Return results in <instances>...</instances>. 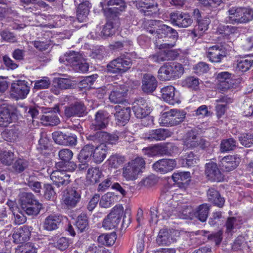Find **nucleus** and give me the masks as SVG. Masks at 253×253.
Here are the masks:
<instances>
[{
	"mask_svg": "<svg viewBox=\"0 0 253 253\" xmlns=\"http://www.w3.org/2000/svg\"><path fill=\"white\" fill-rule=\"evenodd\" d=\"M116 112L114 116L119 125L124 126L130 117V108L123 105H116L114 107Z\"/></svg>",
	"mask_w": 253,
	"mask_h": 253,
	"instance_id": "393cba45",
	"label": "nucleus"
},
{
	"mask_svg": "<svg viewBox=\"0 0 253 253\" xmlns=\"http://www.w3.org/2000/svg\"><path fill=\"white\" fill-rule=\"evenodd\" d=\"M197 131L194 130H190L188 131L185 136V144L189 148L196 147L197 143Z\"/></svg>",
	"mask_w": 253,
	"mask_h": 253,
	"instance_id": "a18cd8bd",
	"label": "nucleus"
},
{
	"mask_svg": "<svg viewBox=\"0 0 253 253\" xmlns=\"http://www.w3.org/2000/svg\"><path fill=\"white\" fill-rule=\"evenodd\" d=\"M224 218L221 211H215L212 213L209 219V224L213 227H218L223 224Z\"/></svg>",
	"mask_w": 253,
	"mask_h": 253,
	"instance_id": "09e8293b",
	"label": "nucleus"
},
{
	"mask_svg": "<svg viewBox=\"0 0 253 253\" xmlns=\"http://www.w3.org/2000/svg\"><path fill=\"white\" fill-rule=\"evenodd\" d=\"M109 165L113 168H117L124 163V157L116 154L113 155L108 159Z\"/></svg>",
	"mask_w": 253,
	"mask_h": 253,
	"instance_id": "052dcab7",
	"label": "nucleus"
},
{
	"mask_svg": "<svg viewBox=\"0 0 253 253\" xmlns=\"http://www.w3.org/2000/svg\"><path fill=\"white\" fill-rule=\"evenodd\" d=\"M237 69L242 72L248 71L253 64V55L247 54L237 61Z\"/></svg>",
	"mask_w": 253,
	"mask_h": 253,
	"instance_id": "e433bc0d",
	"label": "nucleus"
},
{
	"mask_svg": "<svg viewBox=\"0 0 253 253\" xmlns=\"http://www.w3.org/2000/svg\"><path fill=\"white\" fill-rule=\"evenodd\" d=\"M158 82L156 78L150 74H144L142 79V90L146 93H151L156 89Z\"/></svg>",
	"mask_w": 253,
	"mask_h": 253,
	"instance_id": "a878e982",
	"label": "nucleus"
},
{
	"mask_svg": "<svg viewBox=\"0 0 253 253\" xmlns=\"http://www.w3.org/2000/svg\"><path fill=\"white\" fill-rule=\"evenodd\" d=\"M30 166L29 161L23 158H18L12 163L10 170L15 174L23 172L28 169Z\"/></svg>",
	"mask_w": 253,
	"mask_h": 253,
	"instance_id": "72a5a7b5",
	"label": "nucleus"
},
{
	"mask_svg": "<svg viewBox=\"0 0 253 253\" xmlns=\"http://www.w3.org/2000/svg\"><path fill=\"white\" fill-rule=\"evenodd\" d=\"M53 183L56 185L59 190H62L70 182V175L66 172L59 170L53 171L50 176Z\"/></svg>",
	"mask_w": 253,
	"mask_h": 253,
	"instance_id": "aec40b11",
	"label": "nucleus"
},
{
	"mask_svg": "<svg viewBox=\"0 0 253 253\" xmlns=\"http://www.w3.org/2000/svg\"><path fill=\"white\" fill-rule=\"evenodd\" d=\"M142 151L144 155L149 157L167 155L169 154L167 146L159 145H155L153 147L144 148Z\"/></svg>",
	"mask_w": 253,
	"mask_h": 253,
	"instance_id": "2f4dec72",
	"label": "nucleus"
},
{
	"mask_svg": "<svg viewBox=\"0 0 253 253\" xmlns=\"http://www.w3.org/2000/svg\"><path fill=\"white\" fill-rule=\"evenodd\" d=\"M210 207L208 204L200 205L194 211L193 216L201 222L206 221L208 217Z\"/></svg>",
	"mask_w": 253,
	"mask_h": 253,
	"instance_id": "58836bf2",
	"label": "nucleus"
},
{
	"mask_svg": "<svg viewBox=\"0 0 253 253\" xmlns=\"http://www.w3.org/2000/svg\"><path fill=\"white\" fill-rule=\"evenodd\" d=\"M108 89L111 90L109 95L110 101L114 103H119L123 105L127 94V90L124 85L108 84Z\"/></svg>",
	"mask_w": 253,
	"mask_h": 253,
	"instance_id": "9b49d317",
	"label": "nucleus"
},
{
	"mask_svg": "<svg viewBox=\"0 0 253 253\" xmlns=\"http://www.w3.org/2000/svg\"><path fill=\"white\" fill-rule=\"evenodd\" d=\"M113 23L111 21H108L104 26L100 36L102 39H105L107 38L112 36L114 34Z\"/></svg>",
	"mask_w": 253,
	"mask_h": 253,
	"instance_id": "13d9d810",
	"label": "nucleus"
},
{
	"mask_svg": "<svg viewBox=\"0 0 253 253\" xmlns=\"http://www.w3.org/2000/svg\"><path fill=\"white\" fill-rule=\"evenodd\" d=\"M25 183L35 193H41L42 187L41 183L36 181L34 176H30L28 178H27Z\"/></svg>",
	"mask_w": 253,
	"mask_h": 253,
	"instance_id": "4d7b16f0",
	"label": "nucleus"
},
{
	"mask_svg": "<svg viewBox=\"0 0 253 253\" xmlns=\"http://www.w3.org/2000/svg\"><path fill=\"white\" fill-rule=\"evenodd\" d=\"M44 197L48 200H54L56 197L57 190H55L50 184H44L43 187Z\"/></svg>",
	"mask_w": 253,
	"mask_h": 253,
	"instance_id": "6e6d98bb",
	"label": "nucleus"
},
{
	"mask_svg": "<svg viewBox=\"0 0 253 253\" xmlns=\"http://www.w3.org/2000/svg\"><path fill=\"white\" fill-rule=\"evenodd\" d=\"M45 114L42 116L41 120L45 126H56L60 121L56 113L59 112L58 106L56 105L53 108H48L46 109Z\"/></svg>",
	"mask_w": 253,
	"mask_h": 253,
	"instance_id": "dca6fc26",
	"label": "nucleus"
},
{
	"mask_svg": "<svg viewBox=\"0 0 253 253\" xmlns=\"http://www.w3.org/2000/svg\"><path fill=\"white\" fill-rule=\"evenodd\" d=\"M197 22L198 25L195 26V28L191 33L195 37L200 36L207 31L208 29V26L210 23V20L209 18H205L204 19L198 20Z\"/></svg>",
	"mask_w": 253,
	"mask_h": 253,
	"instance_id": "a19ab883",
	"label": "nucleus"
},
{
	"mask_svg": "<svg viewBox=\"0 0 253 253\" xmlns=\"http://www.w3.org/2000/svg\"><path fill=\"white\" fill-rule=\"evenodd\" d=\"M231 24L246 23L253 19V10L249 7H232L228 10Z\"/></svg>",
	"mask_w": 253,
	"mask_h": 253,
	"instance_id": "f03ea898",
	"label": "nucleus"
},
{
	"mask_svg": "<svg viewBox=\"0 0 253 253\" xmlns=\"http://www.w3.org/2000/svg\"><path fill=\"white\" fill-rule=\"evenodd\" d=\"M64 113L67 118L81 117L87 114L86 108L83 102L77 101L66 107Z\"/></svg>",
	"mask_w": 253,
	"mask_h": 253,
	"instance_id": "a211bd4d",
	"label": "nucleus"
},
{
	"mask_svg": "<svg viewBox=\"0 0 253 253\" xmlns=\"http://www.w3.org/2000/svg\"><path fill=\"white\" fill-rule=\"evenodd\" d=\"M21 127L18 125H12L1 132L2 137L6 141H17L21 135Z\"/></svg>",
	"mask_w": 253,
	"mask_h": 253,
	"instance_id": "c85d7f7f",
	"label": "nucleus"
},
{
	"mask_svg": "<svg viewBox=\"0 0 253 253\" xmlns=\"http://www.w3.org/2000/svg\"><path fill=\"white\" fill-rule=\"evenodd\" d=\"M77 11V18L80 22L85 21L89 12V8L91 6L88 1L85 0L79 3Z\"/></svg>",
	"mask_w": 253,
	"mask_h": 253,
	"instance_id": "4c0bfd02",
	"label": "nucleus"
},
{
	"mask_svg": "<svg viewBox=\"0 0 253 253\" xmlns=\"http://www.w3.org/2000/svg\"><path fill=\"white\" fill-rule=\"evenodd\" d=\"M22 210L28 215L37 216L42 208V205L39 202H36L34 205L21 207Z\"/></svg>",
	"mask_w": 253,
	"mask_h": 253,
	"instance_id": "de8ad7c7",
	"label": "nucleus"
},
{
	"mask_svg": "<svg viewBox=\"0 0 253 253\" xmlns=\"http://www.w3.org/2000/svg\"><path fill=\"white\" fill-rule=\"evenodd\" d=\"M30 228L31 227L24 225L15 229L12 235L13 242L16 244H22L27 241L31 235Z\"/></svg>",
	"mask_w": 253,
	"mask_h": 253,
	"instance_id": "bb28decb",
	"label": "nucleus"
},
{
	"mask_svg": "<svg viewBox=\"0 0 253 253\" xmlns=\"http://www.w3.org/2000/svg\"><path fill=\"white\" fill-rule=\"evenodd\" d=\"M240 46L245 51L251 50L253 48V37H245L242 39Z\"/></svg>",
	"mask_w": 253,
	"mask_h": 253,
	"instance_id": "774afa93",
	"label": "nucleus"
},
{
	"mask_svg": "<svg viewBox=\"0 0 253 253\" xmlns=\"http://www.w3.org/2000/svg\"><path fill=\"white\" fill-rule=\"evenodd\" d=\"M20 115L15 106L6 103L0 105V126L6 127L13 121L18 120Z\"/></svg>",
	"mask_w": 253,
	"mask_h": 253,
	"instance_id": "39448f33",
	"label": "nucleus"
},
{
	"mask_svg": "<svg viewBox=\"0 0 253 253\" xmlns=\"http://www.w3.org/2000/svg\"><path fill=\"white\" fill-rule=\"evenodd\" d=\"M162 98L170 104L174 105L179 102V98L175 93V88L172 85L165 86L161 89Z\"/></svg>",
	"mask_w": 253,
	"mask_h": 253,
	"instance_id": "c756f323",
	"label": "nucleus"
},
{
	"mask_svg": "<svg viewBox=\"0 0 253 253\" xmlns=\"http://www.w3.org/2000/svg\"><path fill=\"white\" fill-rule=\"evenodd\" d=\"M81 199V192L74 188L68 190L63 198V203L68 209L76 207Z\"/></svg>",
	"mask_w": 253,
	"mask_h": 253,
	"instance_id": "2eb2a0df",
	"label": "nucleus"
},
{
	"mask_svg": "<svg viewBox=\"0 0 253 253\" xmlns=\"http://www.w3.org/2000/svg\"><path fill=\"white\" fill-rule=\"evenodd\" d=\"M63 216L59 213H52L47 216L43 222V228L48 231L57 229L62 224Z\"/></svg>",
	"mask_w": 253,
	"mask_h": 253,
	"instance_id": "412c9836",
	"label": "nucleus"
},
{
	"mask_svg": "<svg viewBox=\"0 0 253 253\" xmlns=\"http://www.w3.org/2000/svg\"><path fill=\"white\" fill-rule=\"evenodd\" d=\"M100 5L103 9L105 6H113L116 5L115 7L117 10L122 11L125 10L126 7L125 2L123 0H104L103 1L100 2Z\"/></svg>",
	"mask_w": 253,
	"mask_h": 253,
	"instance_id": "3c124183",
	"label": "nucleus"
},
{
	"mask_svg": "<svg viewBox=\"0 0 253 253\" xmlns=\"http://www.w3.org/2000/svg\"><path fill=\"white\" fill-rule=\"evenodd\" d=\"M205 174L208 179L212 181H221L224 176L217 167L216 163L210 161L205 165Z\"/></svg>",
	"mask_w": 253,
	"mask_h": 253,
	"instance_id": "6ab92c4d",
	"label": "nucleus"
},
{
	"mask_svg": "<svg viewBox=\"0 0 253 253\" xmlns=\"http://www.w3.org/2000/svg\"><path fill=\"white\" fill-rule=\"evenodd\" d=\"M56 167L59 169V171H73L77 168L76 164L71 160L64 162H59L56 163Z\"/></svg>",
	"mask_w": 253,
	"mask_h": 253,
	"instance_id": "603ef678",
	"label": "nucleus"
},
{
	"mask_svg": "<svg viewBox=\"0 0 253 253\" xmlns=\"http://www.w3.org/2000/svg\"><path fill=\"white\" fill-rule=\"evenodd\" d=\"M1 40L5 42L14 43L17 42L15 35L8 30H4L0 33Z\"/></svg>",
	"mask_w": 253,
	"mask_h": 253,
	"instance_id": "69168bd1",
	"label": "nucleus"
},
{
	"mask_svg": "<svg viewBox=\"0 0 253 253\" xmlns=\"http://www.w3.org/2000/svg\"><path fill=\"white\" fill-rule=\"evenodd\" d=\"M108 118L106 112L101 110H99L95 115V119L90 126V129L96 131L105 128L108 123Z\"/></svg>",
	"mask_w": 253,
	"mask_h": 253,
	"instance_id": "b1692460",
	"label": "nucleus"
},
{
	"mask_svg": "<svg viewBox=\"0 0 253 253\" xmlns=\"http://www.w3.org/2000/svg\"><path fill=\"white\" fill-rule=\"evenodd\" d=\"M241 144L246 147H250L253 145V133H244L239 137Z\"/></svg>",
	"mask_w": 253,
	"mask_h": 253,
	"instance_id": "bf43d9fd",
	"label": "nucleus"
},
{
	"mask_svg": "<svg viewBox=\"0 0 253 253\" xmlns=\"http://www.w3.org/2000/svg\"><path fill=\"white\" fill-rule=\"evenodd\" d=\"M171 235L167 229L160 230L156 239V243L160 246H169L171 243Z\"/></svg>",
	"mask_w": 253,
	"mask_h": 253,
	"instance_id": "ea45409f",
	"label": "nucleus"
},
{
	"mask_svg": "<svg viewBox=\"0 0 253 253\" xmlns=\"http://www.w3.org/2000/svg\"><path fill=\"white\" fill-rule=\"evenodd\" d=\"M102 176L101 170L97 167L88 169L86 174V179L90 183L95 184L100 181Z\"/></svg>",
	"mask_w": 253,
	"mask_h": 253,
	"instance_id": "79ce46f5",
	"label": "nucleus"
},
{
	"mask_svg": "<svg viewBox=\"0 0 253 253\" xmlns=\"http://www.w3.org/2000/svg\"><path fill=\"white\" fill-rule=\"evenodd\" d=\"M132 64L131 59L128 53L121 54L107 65V72L113 74H123L128 71Z\"/></svg>",
	"mask_w": 253,
	"mask_h": 253,
	"instance_id": "20e7f679",
	"label": "nucleus"
},
{
	"mask_svg": "<svg viewBox=\"0 0 253 253\" xmlns=\"http://www.w3.org/2000/svg\"><path fill=\"white\" fill-rule=\"evenodd\" d=\"M231 76V74L228 72H221L217 74L216 77L218 82L217 88L220 92L223 93L233 87Z\"/></svg>",
	"mask_w": 253,
	"mask_h": 253,
	"instance_id": "4468645a",
	"label": "nucleus"
},
{
	"mask_svg": "<svg viewBox=\"0 0 253 253\" xmlns=\"http://www.w3.org/2000/svg\"><path fill=\"white\" fill-rule=\"evenodd\" d=\"M125 136L124 134L122 133L118 136L116 134L108 133L105 131H98L94 134H90L87 137V139L93 141L94 142H99L106 145L116 144L119 138H123Z\"/></svg>",
	"mask_w": 253,
	"mask_h": 253,
	"instance_id": "1a4fd4ad",
	"label": "nucleus"
},
{
	"mask_svg": "<svg viewBox=\"0 0 253 253\" xmlns=\"http://www.w3.org/2000/svg\"><path fill=\"white\" fill-rule=\"evenodd\" d=\"M184 73L181 64L171 62L164 64L158 72V77L162 81L174 80L179 78Z\"/></svg>",
	"mask_w": 253,
	"mask_h": 253,
	"instance_id": "f257e3e1",
	"label": "nucleus"
},
{
	"mask_svg": "<svg viewBox=\"0 0 253 253\" xmlns=\"http://www.w3.org/2000/svg\"><path fill=\"white\" fill-rule=\"evenodd\" d=\"M52 239L54 246L62 251L66 250L71 243L70 240L67 237L54 236Z\"/></svg>",
	"mask_w": 253,
	"mask_h": 253,
	"instance_id": "37998d69",
	"label": "nucleus"
},
{
	"mask_svg": "<svg viewBox=\"0 0 253 253\" xmlns=\"http://www.w3.org/2000/svg\"><path fill=\"white\" fill-rule=\"evenodd\" d=\"M206 55L211 62L219 63L226 56V52L222 45L216 44L208 48Z\"/></svg>",
	"mask_w": 253,
	"mask_h": 253,
	"instance_id": "f3484780",
	"label": "nucleus"
},
{
	"mask_svg": "<svg viewBox=\"0 0 253 253\" xmlns=\"http://www.w3.org/2000/svg\"><path fill=\"white\" fill-rule=\"evenodd\" d=\"M65 56L66 61L67 62V64H69L73 67L76 65L77 62L82 58L81 56L75 51L66 53Z\"/></svg>",
	"mask_w": 253,
	"mask_h": 253,
	"instance_id": "680f3d73",
	"label": "nucleus"
},
{
	"mask_svg": "<svg viewBox=\"0 0 253 253\" xmlns=\"http://www.w3.org/2000/svg\"><path fill=\"white\" fill-rule=\"evenodd\" d=\"M76 225L78 229L81 232L85 231L88 227V220L87 215L82 213L77 217Z\"/></svg>",
	"mask_w": 253,
	"mask_h": 253,
	"instance_id": "8fccbe9b",
	"label": "nucleus"
},
{
	"mask_svg": "<svg viewBox=\"0 0 253 253\" xmlns=\"http://www.w3.org/2000/svg\"><path fill=\"white\" fill-rule=\"evenodd\" d=\"M170 136V132L167 129L158 128L151 129L144 134L145 140L150 142L162 141Z\"/></svg>",
	"mask_w": 253,
	"mask_h": 253,
	"instance_id": "5701e85b",
	"label": "nucleus"
},
{
	"mask_svg": "<svg viewBox=\"0 0 253 253\" xmlns=\"http://www.w3.org/2000/svg\"><path fill=\"white\" fill-rule=\"evenodd\" d=\"M240 159L236 156H227L221 159L219 166L221 169L226 171H230L239 165Z\"/></svg>",
	"mask_w": 253,
	"mask_h": 253,
	"instance_id": "cd10ccee",
	"label": "nucleus"
},
{
	"mask_svg": "<svg viewBox=\"0 0 253 253\" xmlns=\"http://www.w3.org/2000/svg\"><path fill=\"white\" fill-rule=\"evenodd\" d=\"M182 84L188 88L196 89L199 84V79L194 77H189L183 81Z\"/></svg>",
	"mask_w": 253,
	"mask_h": 253,
	"instance_id": "338daca9",
	"label": "nucleus"
},
{
	"mask_svg": "<svg viewBox=\"0 0 253 253\" xmlns=\"http://www.w3.org/2000/svg\"><path fill=\"white\" fill-rule=\"evenodd\" d=\"M176 166V162L174 159H162L156 162L152 166V168L156 172L166 173L172 170Z\"/></svg>",
	"mask_w": 253,
	"mask_h": 253,
	"instance_id": "4be33fe9",
	"label": "nucleus"
},
{
	"mask_svg": "<svg viewBox=\"0 0 253 253\" xmlns=\"http://www.w3.org/2000/svg\"><path fill=\"white\" fill-rule=\"evenodd\" d=\"M116 239V235L114 232L110 234H103L100 235L97 239L98 243L102 245L111 246Z\"/></svg>",
	"mask_w": 253,
	"mask_h": 253,
	"instance_id": "c03bdc74",
	"label": "nucleus"
},
{
	"mask_svg": "<svg viewBox=\"0 0 253 253\" xmlns=\"http://www.w3.org/2000/svg\"><path fill=\"white\" fill-rule=\"evenodd\" d=\"M21 207L30 205H34L36 202H39L35 196L32 193L24 192L22 194L21 198Z\"/></svg>",
	"mask_w": 253,
	"mask_h": 253,
	"instance_id": "5fc2aeb1",
	"label": "nucleus"
},
{
	"mask_svg": "<svg viewBox=\"0 0 253 253\" xmlns=\"http://www.w3.org/2000/svg\"><path fill=\"white\" fill-rule=\"evenodd\" d=\"M132 109L136 117L142 119V123L144 125L150 124L152 120L148 116L150 111L145 99L141 97L136 99L133 104Z\"/></svg>",
	"mask_w": 253,
	"mask_h": 253,
	"instance_id": "423d86ee",
	"label": "nucleus"
},
{
	"mask_svg": "<svg viewBox=\"0 0 253 253\" xmlns=\"http://www.w3.org/2000/svg\"><path fill=\"white\" fill-rule=\"evenodd\" d=\"M148 23L149 25L154 26L158 25L160 21L151 20L148 21ZM149 32L151 34H156V39L159 40L169 38H172L174 41H176L178 37V33L175 30L165 24L158 25V28L156 31L150 30Z\"/></svg>",
	"mask_w": 253,
	"mask_h": 253,
	"instance_id": "0eeeda50",
	"label": "nucleus"
},
{
	"mask_svg": "<svg viewBox=\"0 0 253 253\" xmlns=\"http://www.w3.org/2000/svg\"><path fill=\"white\" fill-rule=\"evenodd\" d=\"M200 232L202 235L207 236L209 240L214 242L216 246L220 245L222 240L223 231L222 230H219L215 233L210 234L208 235H206L209 233L208 231L202 230Z\"/></svg>",
	"mask_w": 253,
	"mask_h": 253,
	"instance_id": "864d4df0",
	"label": "nucleus"
},
{
	"mask_svg": "<svg viewBox=\"0 0 253 253\" xmlns=\"http://www.w3.org/2000/svg\"><path fill=\"white\" fill-rule=\"evenodd\" d=\"M138 7L142 8V10L146 16H151L156 14L159 10L158 4L154 0L148 1H140L136 4Z\"/></svg>",
	"mask_w": 253,
	"mask_h": 253,
	"instance_id": "7c9ffc66",
	"label": "nucleus"
},
{
	"mask_svg": "<svg viewBox=\"0 0 253 253\" xmlns=\"http://www.w3.org/2000/svg\"><path fill=\"white\" fill-rule=\"evenodd\" d=\"M13 160L14 154L10 151H5L0 155V162L6 166H9L12 164Z\"/></svg>",
	"mask_w": 253,
	"mask_h": 253,
	"instance_id": "0e129e2a",
	"label": "nucleus"
},
{
	"mask_svg": "<svg viewBox=\"0 0 253 253\" xmlns=\"http://www.w3.org/2000/svg\"><path fill=\"white\" fill-rule=\"evenodd\" d=\"M169 18L170 21L173 25L180 28H187L193 22L190 16L186 13L178 11L172 12L170 14Z\"/></svg>",
	"mask_w": 253,
	"mask_h": 253,
	"instance_id": "ddd939ff",
	"label": "nucleus"
},
{
	"mask_svg": "<svg viewBox=\"0 0 253 253\" xmlns=\"http://www.w3.org/2000/svg\"><path fill=\"white\" fill-rule=\"evenodd\" d=\"M30 86L27 82L24 80H18L11 84L12 94L17 99L25 98L30 91Z\"/></svg>",
	"mask_w": 253,
	"mask_h": 253,
	"instance_id": "f8f14e48",
	"label": "nucleus"
},
{
	"mask_svg": "<svg viewBox=\"0 0 253 253\" xmlns=\"http://www.w3.org/2000/svg\"><path fill=\"white\" fill-rule=\"evenodd\" d=\"M237 146V141L232 138L223 139L220 145L221 152H229L234 150Z\"/></svg>",
	"mask_w": 253,
	"mask_h": 253,
	"instance_id": "49530a36",
	"label": "nucleus"
},
{
	"mask_svg": "<svg viewBox=\"0 0 253 253\" xmlns=\"http://www.w3.org/2000/svg\"><path fill=\"white\" fill-rule=\"evenodd\" d=\"M94 147L95 146L92 143L84 146L78 156L81 163H86L92 159Z\"/></svg>",
	"mask_w": 253,
	"mask_h": 253,
	"instance_id": "c9c22d12",
	"label": "nucleus"
},
{
	"mask_svg": "<svg viewBox=\"0 0 253 253\" xmlns=\"http://www.w3.org/2000/svg\"><path fill=\"white\" fill-rule=\"evenodd\" d=\"M186 112L177 109H171L163 114L160 124L167 126H176L184 121Z\"/></svg>",
	"mask_w": 253,
	"mask_h": 253,
	"instance_id": "6e6552de",
	"label": "nucleus"
},
{
	"mask_svg": "<svg viewBox=\"0 0 253 253\" xmlns=\"http://www.w3.org/2000/svg\"><path fill=\"white\" fill-rule=\"evenodd\" d=\"M145 168L143 158L137 157L127 163L123 169V176L127 180H134Z\"/></svg>",
	"mask_w": 253,
	"mask_h": 253,
	"instance_id": "7ed1b4c3",
	"label": "nucleus"
},
{
	"mask_svg": "<svg viewBox=\"0 0 253 253\" xmlns=\"http://www.w3.org/2000/svg\"><path fill=\"white\" fill-rule=\"evenodd\" d=\"M124 211L122 207L113 208L103 222V227L106 229H112L116 228L121 221Z\"/></svg>",
	"mask_w": 253,
	"mask_h": 253,
	"instance_id": "9d476101",
	"label": "nucleus"
},
{
	"mask_svg": "<svg viewBox=\"0 0 253 253\" xmlns=\"http://www.w3.org/2000/svg\"><path fill=\"white\" fill-rule=\"evenodd\" d=\"M108 147L105 144L100 143L95 146L92 160L95 163H101L106 158Z\"/></svg>",
	"mask_w": 253,
	"mask_h": 253,
	"instance_id": "f704fd0d",
	"label": "nucleus"
},
{
	"mask_svg": "<svg viewBox=\"0 0 253 253\" xmlns=\"http://www.w3.org/2000/svg\"><path fill=\"white\" fill-rule=\"evenodd\" d=\"M208 201L214 206L222 208L225 203V199L222 197L219 192L214 188H210L207 191Z\"/></svg>",
	"mask_w": 253,
	"mask_h": 253,
	"instance_id": "473e14b6",
	"label": "nucleus"
},
{
	"mask_svg": "<svg viewBox=\"0 0 253 253\" xmlns=\"http://www.w3.org/2000/svg\"><path fill=\"white\" fill-rule=\"evenodd\" d=\"M97 77L98 75L97 74L85 77L79 83L80 87L82 88H90Z\"/></svg>",
	"mask_w": 253,
	"mask_h": 253,
	"instance_id": "e2e57ef3",
	"label": "nucleus"
}]
</instances>
